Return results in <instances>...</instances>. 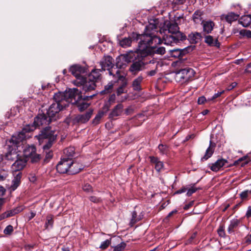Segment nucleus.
I'll list each match as a JSON object with an SVG mask.
<instances>
[{"label":"nucleus","instance_id":"cd10ccee","mask_svg":"<svg viewBox=\"0 0 251 251\" xmlns=\"http://www.w3.org/2000/svg\"><path fill=\"white\" fill-rule=\"evenodd\" d=\"M205 42L210 46L219 47L220 43L217 39H214L212 36L206 35L205 37Z\"/></svg>","mask_w":251,"mask_h":251},{"label":"nucleus","instance_id":"4468645a","mask_svg":"<svg viewBox=\"0 0 251 251\" xmlns=\"http://www.w3.org/2000/svg\"><path fill=\"white\" fill-rule=\"evenodd\" d=\"M59 103H53L47 110L46 113L52 121L59 118V112L64 108Z\"/></svg>","mask_w":251,"mask_h":251},{"label":"nucleus","instance_id":"a19ab883","mask_svg":"<svg viewBox=\"0 0 251 251\" xmlns=\"http://www.w3.org/2000/svg\"><path fill=\"white\" fill-rule=\"evenodd\" d=\"M83 168V166L81 164L74 162L72 161V164L70 165V169H73V170H76V169H79L78 171V173H79Z\"/></svg>","mask_w":251,"mask_h":251},{"label":"nucleus","instance_id":"6e6d98bb","mask_svg":"<svg viewBox=\"0 0 251 251\" xmlns=\"http://www.w3.org/2000/svg\"><path fill=\"white\" fill-rule=\"evenodd\" d=\"M218 233L219 235L221 237H224L225 235V233L224 231V228L223 226H221L218 229Z\"/></svg>","mask_w":251,"mask_h":251},{"label":"nucleus","instance_id":"0eeeda50","mask_svg":"<svg viewBox=\"0 0 251 251\" xmlns=\"http://www.w3.org/2000/svg\"><path fill=\"white\" fill-rule=\"evenodd\" d=\"M113 59L110 56H104L100 61V65L102 70H107L110 75H112L114 77L122 73L120 70H116L114 65L113 64Z\"/></svg>","mask_w":251,"mask_h":251},{"label":"nucleus","instance_id":"a878e982","mask_svg":"<svg viewBox=\"0 0 251 251\" xmlns=\"http://www.w3.org/2000/svg\"><path fill=\"white\" fill-rule=\"evenodd\" d=\"M201 34L197 32L191 33L188 36V39L191 44L198 43L201 40Z\"/></svg>","mask_w":251,"mask_h":251},{"label":"nucleus","instance_id":"052dcab7","mask_svg":"<svg viewBox=\"0 0 251 251\" xmlns=\"http://www.w3.org/2000/svg\"><path fill=\"white\" fill-rule=\"evenodd\" d=\"M173 51L174 52H176V54H174V55L175 56L177 55L178 56H180L182 53L183 52H184V50H181V49H176V50H173Z\"/></svg>","mask_w":251,"mask_h":251},{"label":"nucleus","instance_id":"58836bf2","mask_svg":"<svg viewBox=\"0 0 251 251\" xmlns=\"http://www.w3.org/2000/svg\"><path fill=\"white\" fill-rule=\"evenodd\" d=\"M132 40L130 37L125 38L120 41V45L123 48H126L131 45Z\"/></svg>","mask_w":251,"mask_h":251},{"label":"nucleus","instance_id":"7c9ffc66","mask_svg":"<svg viewBox=\"0 0 251 251\" xmlns=\"http://www.w3.org/2000/svg\"><path fill=\"white\" fill-rule=\"evenodd\" d=\"M18 157L19 154H17V152L15 150L14 151L13 150L8 151L5 155V159L8 160L14 161V160L17 159Z\"/></svg>","mask_w":251,"mask_h":251},{"label":"nucleus","instance_id":"603ef678","mask_svg":"<svg viewBox=\"0 0 251 251\" xmlns=\"http://www.w3.org/2000/svg\"><path fill=\"white\" fill-rule=\"evenodd\" d=\"M7 172L4 170L0 172V181L4 180L7 177Z\"/></svg>","mask_w":251,"mask_h":251},{"label":"nucleus","instance_id":"f8f14e48","mask_svg":"<svg viewBox=\"0 0 251 251\" xmlns=\"http://www.w3.org/2000/svg\"><path fill=\"white\" fill-rule=\"evenodd\" d=\"M185 35L182 33H177L176 34L165 35L163 38L164 44L167 45L174 46L180 41H182L186 39Z\"/></svg>","mask_w":251,"mask_h":251},{"label":"nucleus","instance_id":"a211bd4d","mask_svg":"<svg viewBox=\"0 0 251 251\" xmlns=\"http://www.w3.org/2000/svg\"><path fill=\"white\" fill-rule=\"evenodd\" d=\"M22 211V208L20 207H17L12 209L7 210L0 215V220H2L7 218L12 217L16 214H18Z\"/></svg>","mask_w":251,"mask_h":251},{"label":"nucleus","instance_id":"2eb2a0df","mask_svg":"<svg viewBox=\"0 0 251 251\" xmlns=\"http://www.w3.org/2000/svg\"><path fill=\"white\" fill-rule=\"evenodd\" d=\"M93 112L92 109H89L85 114H78L72 119L73 124H84L91 118Z\"/></svg>","mask_w":251,"mask_h":251},{"label":"nucleus","instance_id":"13d9d810","mask_svg":"<svg viewBox=\"0 0 251 251\" xmlns=\"http://www.w3.org/2000/svg\"><path fill=\"white\" fill-rule=\"evenodd\" d=\"M46 152L45 160H49L52 157V152L51 151H48V150L44 151Z\"/></svg>","mask_w":251,"mask_h":251},{"label":"nucleus","instance_id":"7ed1b4c3","mask_svg":"<svg viewBox=\"0 0 251 251\" xmlns=\"http://www.w3.org/2000/svg\"><path fill=\"white\" fill-rule=\"evenodd\" d=\"M76 93H77V88H74L69 89L68 91H66L64 93L58 92L55 93L53 97L55 100L54 103H59L61 104V106L65 108L68 105V103L72 101L71 100L73 96H74Z\"/></svg>","mask_w":251,"mask_h":251},{"label":"nucleus","instance_id":"37998d69","mask_svg":"<svg viewBox=\"0 0 251 251\" xmlns=\"http://www.w3.org/2000/svg\"><path fill=\"white\" fill-rule=\"evenodd\" d=\"M200 188H197L194 186V185H193L191 187H188V189L187 190V192L186 194V195L188 197L191 196L193 193L196 192L197 190L198 189H200Z\"/></svg>","mask_w":251,"mask_h":251},{"label":"nucleus","instance_id":"f257e3e1","mask_svg":"<svg viewBox=\"0 0 251 251\" xmlns=\"http://www.w3.org/2000/svg\"><path fill=\"white\" fill-rule=\"evenodd\" d=\"M156 26L150 24L146 26L144 34H133L132 38L136 41L140 40L138 43V50L144 54H151L156 53L164 54L166 50L163 47H157V46L161 43V38L154 34Z\"/></svg>","mask_w":251,"mask_h":251},{"label":"nucleus","instance_id":"680f3d73","mask_svg":"<svg viewBox=\"0 0 251 251\" xmlns=\"http://www.w3.org/2000/svg\"><path fill=\"white\" fill-rule=\"evenodd\" d=\"M194 204V201H190L188 203L186 204L184 206V209L185 210H188L189 209L190 207H191Z\"/></svg>","mask_w":251,"mask_h":251},{"label":"nucleus","instance_id":"e433bc0d","mask_svg":"<svg viewBox=\"0 0 251 251\" xmlns=\"http://www.w3.org/2000/svg\"><path fill=\"white\" fill-rule=\"evenodd\" d=\"M53 224V216L49 215L46 217V221L45 223V227L46 229H50L52 228Z\"/></svg>","mask_w":251,"mask_h":251},{"label":"nucleus","instance_id":"2f4dec72","mask_svg":"<svg viewBox=\"0 0 251 251\" xmlns=\"http://www.w3.org/2000/svg\"><path fill=\"white\" fill-rule=\"evenodd\" d=\"M75 153V149L74 147H70L66 148L64 150V156L67 159H71Z\"/></svg>","mask_w":251,"mask_h":251},{"label":"nucleus","instance_id":"e2e57ef3","mask_svg":"<svg viewBox=\"0 0 251 251\" xmlns=\"http://www.w3.org/2000/svg\"><path fill=\"white\" fill-rule=\"evenodd\" d=\"M206 101V98L204 96L199 97L198 100V103L199 104H203Z\"/></svg>","mask_w":251,"mask_h":251},{"label":"nucleus","instance_id":"473e14b6","mask_svg":"<svg viewBox=\"0 0 251 251\" xmlns=\"http://www.w3.org/2000/svg\"><path fill=\"white\" fill-rule=\"evenodd\" d=\"M179 27L176 23L171 24L168 26V31L171 34L181 33L178 31Z\"/></svg>","mask_w":251,"mask_h":251},{"label":"nucleus","instance_id":"c9c22d12","mask_svg":"<svg viewBox=\"0 0 251 251\" xmlns=\"http://www.w3.org/2000/svg\"><path fill=\"white\" fill-rule=\"evenodd\" d=\"M113 83L112 82H110L107 85L105 86L104 90L101 91L100 92V94L102 95L111 93L113 91Z\"/></svg>","mask_w":251,"mask_h":251},{"label":"nucleus","instance_id":"5fc2aeb1","mask_svg":"<svg viewBox=\"0 0 251 251\" xmlns=\"http://www.w3.org/2000/svg\"><path fill=\"white\" fill-rule=\"evenodd\" d=\"M89 200L94 203H99L101 201L100 198H98L96 196H91L89 198Z\"/></svg>","mask_w":251,"mask_h":251},{"label":"nucleus","instance_id":"20e7f679","mask_svg":"<svg viewBox=\"0 0 251 251\" xmlns=\"http://www.w3.org/2000/svg\"><path fill=\"white\" fill-rule=\"evenodd\" d=\"M77 94H75L74 96H73L71 100L72 101H71L70 103L75 104L78 108V110L80 112H82L86 109L90 105V103L86 102V101L92 99L95 96V94L83 97L81 95V91L77 89Z\"/></svg>","mask_w":251,"mask_h":251},{"label":"nucleus","instance_id":"0e129e2a","mask_svg":"<svg viewBox=\"0 0 251 251\" xmlns=\"http://www.w3.org/2000/svg\"><path fill=\"white\" fill-rule=\"evenodd\" d=\"M237 84V83L235 82H232L230 85H229L226 87V90L227 91L231 90L236 86Z\"/></svg>","mask_w":251,"mask_h":251},{"label":"nucleus","instance_id":"6ab92c4d","mask_svg":"<svg viewBox=\"0 0 251 251\" xmlns=\"http://www.w3.org/2000/svg\"><path fill=\"white\" fill-rule=\"evenodd\" d=\"M138 56V53L135 51H130L122 55L123 59L125 62L128 63L133 62L137 59V57Z\"/></svg>","mask_w":251,"mask_h":251},{"label":"nucleus","instance_id":"8fccbe9b","mask_svg":"<svg viewBox=\"0 0 251 251\" xmlns=\"http://www.w3.org/2000/svg\"><path fill=\"white\" fill-rule=\"evenodd\" d=\"M82 189L84 191L87 193H90L92 192V187L89 184H85L82 187Z\"/></svg>","mask_w":251,"mask_h":251},{"label":"nucleus","instance_id":"09e8293b","mask_svg":"<svg viewBox=\"0 0 251 251\" xmlns=\"http://www.w3.org/2000/svg\"><path fill=\"white\" fill-rule=\"evenodd\" d=\"M249 193H250L249 190H245L240 194V198L242 200H244L248 198Z\"/></svg>","mask_w":251,"mask_h":251},{"label":"nucleus","instance_id":"a18cd8bd","mask_svg":"<svg viewBox=\"0 0 251 251\" xmlns=\"http://www.w3.org/2000/svg\"><path fill=\"white\" fill-rule=\"evenodd\" d=\"M240 34L243 36L248 38H251V31L249 30L243 29L240 31Z\"/></svg>","mask_w":251,"mask_h":251},{"label":"nucleus","instance_id":"412c9836","mask_svg":"<svg viewBox=\"0 0 251 251\" xmlns=\"http://www.w3.org/2000/svg\"><path fill=\"white\" fill-rule=\"evenodd\" d=\"M215 146V144L214 143H213L211 141H210L209 146L207 149L205 155L203 157L201 158V161L206 160L212 156L214 152Z\"/></svg>","mask_w":251,"mask_h":251},{"label":"nucleus","instance_id":"9b49d317","mask_svg":"<svg viewBox=\"0 0 251 251\" xmlns=\"http://www.w3.org/2000/svg\"><path fill=\"white\" fill-rule=\"evenodd\" d=\"M36 151V148L34 146H26L23 150L24 158L27 160L30 159L32 163L39 161L41 158V155L37 153Z\"/></svg>","mask_w":251,"mask_h":251},{"label":"nucleus","instance_id":"39448f33","mask_svg":"<svg viewBox=\"0 0 251 251\" xmlns=\"http://www.w3.org/2000/svg\"><path fill=\"white\" fill-rule=\"evenodd\" d=\"M100 70L95 69L91 72L87 77H85V81H82V89L85 92L95 89V83L100 78Z\"/></svg>","mask_w":251,"mask_h":251},{"label":"nucleus","instance_id":"f704fd0d","mask_svg":"<svg viewBox=\"0 0 251 251\" xmlns=\"http://www.w3.org/2000/svg\"><path fill=\"white\" fill-rule=\"evenodd\" d=\"M21 177V174L20 173H18L12 180V184L11 185V189L12 190H14L19 186L20 182Z\"/></svg>","mask_w":251,"mask_h":251},{"label":"nucleus","instance_id":"4c0bfd02","mask_svg":"<svg viewBox=\"0 0 251 251\" xmlns=\"http://www.w3.org/2000/svg\"><path fill=\"white\" fill-rule=\"evenodd\" d=\"M149 63L150 64H155V68L152 70L148 72V75L150 76H153L157 72V65L158 64V62L156 60H154V59H152V60H151Z\"/></svg>","mask_w":251,"mask_h":251},{"label":"nucleus","instance_id":"4d7b16f0","mask_svg":"<svg viewBox=\"0 0 251 251\" xmlns=\"http://www.w3.org/2000/svg\"><path fill=\"white\" fill-rule=\"evenodd\" d=\"M102 116V113H99L98 115H96L95 119L93 120V123L97 124L99 123V121L101 119Z\"/></svg>","mask_w":251,"mask_h":251},{"label":"nucleus","instance_id":"49530a36","mask_svg":"<svg viewBox=\"0 0 251 251\" xmlns=\"http://www.w3.org/2000/svg\"><path fill=\"white\" fill-rule=\"evenodd\" d=\"M115 99H116V96L114 94H113L110 96L109 99H108V102L109 103V104H106L104 106L106 107L107 109H108L109 108L110 105L112 103L114 102Z\"/></svg>","mask_w":251,"mask_h":251},{"label":"nucleus","instance_id":"c756f323","mask_svg":"<svg viewBox=\"0 0 251 251\" xmlns=\"http://www.w3.org/2000/svg\"><path fill=\"white\" fill-rule=\"evenodd\" d=\"M239 224V221L238 219H233L231 221L227 229L228 233H233L234 232V229L237 227Z\"/></svg>","mask_w":251,"mask_h":251},{"label":"nucleus","instance_id":"338daca9","mask_svg":"<svg viewBox=\"0 0 251 251\" xmlns=\"http://www.w3.org/2000/svg\"><path fill=\"white\" fill-rule=\"evenodd\" d=\"M246 158H247V156H243L242 157L240 158L239 159H238L237 160L235 161L234 162V165H238L239 162H242V161L245 160Z\"/></svg>","mask_w":251,"mask_h":251},{"label":"nucleus","instance_id":"bf43d9fd","mask_svg":"<svg viewBox=\"0 0 251 251\" xmlns=\"http://www.w3.org/2000/svg\"><path fill=\"white\" fill-rule=\"evenodd\" d=\"M136 217L137 213L135 211H133L132 213V218L130 222L131 224H134L137 222Z\"/></svg>","mask_w":251,"mask_h":251},{"label":"nucleus","instance_id":"864d4df0","mask_svg":"<svg viewBox=\"0 0 251 251\" xmlns=\"http://www.w3.org/2000/svg\"><path fill=\"white\" fill-rule=\"evenodd\" d=\"M224 92H225L224 91H222L221 92H218V93H215L211 98L209 99L208 100H212L219 97L220 96H221L222 94H223L224 93Z\"/></svg>","mask_w":251,"mask_h":251},{"label":"nucleus","instance_id":"6e6552de","mask_svg":"<svg viewBox=\"0 0 251 251\" xmlns=\"http://www.w3.org/2000/svg\"><path fill=\"white\" fill-rule=\"evenodd\" d=\"M71 164V159H67L66 157H63L57 164L56 169L61 174L67 173L69 175H74L78 173V171L79 169H76V170L70 169Z\"/></svg>","mask_w":251,"mask_h":251},{"label":"nucleus","instance_id":"ea45409f","mask_svg":"<svg viewBox=\"0 0 251 251\" xmlns=\"http://www.w3.org/2000/svg\"><path fill=\"white\" fill-rule=\"evenodd\" d=\"M201 13L200 11H195L193 15V19L194 22L196 24L200 23L201 19Z\"/></svg>","mask_w":251,"mask_h":251},{"label":"nucleus","instance_id":"9d476101","mask_svg":"<svg viewBox=\"0 0 251 251\" xmlns=\"http://www.w3.org/2000/svg\"><path fill=\"white\" fill-rule=\"evenodd\" d=\"M70 71L76 77V85L82 86V81H84L85 79L82 75L86 72V68L79 65H75L70 67Z\"/></svg>","mask_w":251,"mask_h":251},{"label":"nucleus","instance_id":"393cba45","mask_svg":"<svg viewBox=\"0 0 251 251\" xmlns=\"http://www.w3.org/2000/svg\"><path fill=\"white\" fill-rule=\"evenodd\" d=\"M203 31L208 34L212 31L215 24L211 21H202L201 23Z\"/></svg>","mask_w":251,"mask_h":251},{"label":"nucleus","instance_id":"c85d7f7f","mask_svg":"<svg viewBox=\"0 0 251 251\" xmlns=\"http://www.w3.org/2000/svg\"><path fill=\"white\" fill-rule=\"evenodd\" d=\"M240 23L244 27H248L251 24L250 15L243 16L239 20Z\"/></svg>","mask_w":251,"mask_h":251},{"label":"nucleus","instance_id":"dca6fc26","mask_svg":"<svg viewBox=\"0 0 251 251\" xmlns=\"http://www.w3.org/2000/svg\"><path fill=\"white\" fill-rule=\"evenodd\" d=\"M125 74L123 73L117 75L115 78L117 79L118 81L121 82L120 86L118 87L117 90V95H120L123 93H125V88L126 87L127 84V80L126 77L124 76Z\"/></svg>","mask_w":251,"mask_h":251},{"label":"nucleus","instance_id":"79ce46f5","mask_svg":"<svg viewBox=\"0 0 251 251\" xmlns=\"http://www.w3.org/2000/svg\"><path fill=\"white\" fill-rule=\"evenodd\" d=\"M111 238L110 239H107L104 241L101 242L100 248L101 250H105L107 249L109 246L111 244Z\"/></svg>","mask_w":251,"mask_h":251},{"label":"nucleus","instance_id":"bb28decb","mask_svg":"<svg viewBox=\"0 0 251 251\" xmlns=\"http://www.w3.org/2000/svg\"><path fill=\"white\" fill-rule=\"evenodd\" d=\"M143 79L142 76H139L133 81L132 87L134 91H139L141 90V84Z\"/></svg>","mask_w":251,"mask_h":251},{"label":"nucleus","instance_id":"72a5a7b5","mask_svg":"<svg viewBox=\"0 0 251 251\" xmlns=\"http://www.w3.org/2000/svg\"><path fill=\"white\" fill-rule=\"evenodd\" d=\"M116 61V67L115 68H116V69L115 71L120 70L119 69L124 68L126 66V62L124 61L122 56L117 57Z\"/></svg>","mask_w":251,"mask_h":251},{"label":"nucleus","instance_id":"774afa93","mask_svg":"<svg viewBox=\"0 0 251 251\" xmlns=\"http://www.w3.org/2000/svg\"><path fill=\"white\" fill-rule=\"evenodd\" d=\"M246 216L247 218H250L251 217V206H249L248 207L246 214Z\"/></svg>","mask_w":251,"mask_h":251},{"label":"nucleus","instance_id":"1a4fd4ad","mask_svg":"<svg viewBox=\"0 0 251 251\" xmlns=\"http://www.w3.org/2000/svg\"><path fill=\"white\" fill-rule=\"evenodd\" d=\"M195 74V72L193 69L186 68L176 72L175 78L177 81L181 83L187 82L192 79Z\"/></svg>","mask_w":251,"mask_h":251},{"label":"nucleus","instance_id":"c03bdc74","mask_svg":"<svg viewBox=\"0 0 251 251\" xmlns=\"http://www.w3.org/2000/svg\"><path fill=\"white\" fill-rule=\"evenodd\" d=\"M126 247V244L124 242H122L114 247L113 251H122L125 249Z\"/></svg>","mask_w":251,"mask_h":251},{"label":"nucleus","instance_id":"f03ea898","mask_svg":"<svg viewBox=\"0 0 251 251\" xmlns=\"http://www.w3.org/2000/svg\"><path fill=\"white\" fill-rule=\"evenodd\" d=\"M52 120L48 115L44 113L39 114L34 119L33 125H26L25 126L21 131L17 134L13 135L10 141L11 143L18 147L20 146L21 142L29 138L28 133L33 131L36 127L40 126H46L50 123Z\"/></svg>","mask_w":251,"mask_h":251},{"label":"nucleus","instance_id":"b1692460","mask_svg":"<svg viewBox=\"0 0 251 251\" xmlns=\"http://www.w3.org/2000/svg\"><path fill=\"white\" fill-rule=\"evenodd\" d=\"M123 108L124 106L122 104L119 103L117 104L110 113L109 117L114 118V117L120 116L123 112Z\"/></svg>","mask_w":251,"mask_h":251},{"label":"nucleus","instance_id":"f3484780","mask_svg":"<svg viewBox=\"0 0 251 251\" xmlns=\"http://www.w3.org/2000/svg\"><path fill=\"white\" fill-rule=\"evenodd\" d=\"M26 162L27 159L26 158L19 157L12 165V170L15 172H18L22 170L25 166Z\"/></svg>","mask_w":251,"mask_h":251},{"label":"nucleus","instance_id":"4be33fe9","mask_svg":"<svg viewBox=\"0 0 251 251\" xmlns=\"http://www.w3.org/2000/svg\"><path fill=\"white\" fill-rule=\"evenodd\" d=\"M238 15L233 12L228 13L227 14H223L221 16L222 20H225L228 23H231L232 22L236 21L238 18Z\"/></svg>","mask_w":251,"mask_h":251},{"label":"nucleus","instance_id":"ddd939ff","mask_svg":"<svg viewBox=\"0 0 251 251\" xmlns=\"http://www.w3.org/2000/svg\"><path fill=\"white\" fill-rule=\"evenodd\" d=\"M149 62L146 61V58L142 57H138L137 60L134 61L131 64L129 71L132 74L136 75L139 72L143 70L145 65L148 64Z\"/></svg>","mask_w":251,"mask_h":251},{"label":"nucleus","instance_id":"aec40b11","mask_svg":"<svg viewBox=\"0 0 251 251\" xmlns=\"http://www.w3.org/2000/svg\"><path fill=\"white\" fill-rule=\"evenodd\" d=\"M227 163L226 159L222 158L217 160L215 163L211 164L210 169L214 172L218 171L222 167Z\"/></svg>","mask_w":251,"mask_h":251},{"label":"nucleus","instance_id":"69168bd1","mask_svg":"<svg viewBox=\"0 0 251 251\" xmlns=\"http://www.w3.org/2000/svg\"><path fill=\"white\" fill-rule=\"evenodd\" d=\"M187 189H188V187H183L181 189L178 190L176 192V194H181V193H184L187 191Z\"/></svg>","mask_w":251,"mask_h":251},{"label":"nucleus","instance_id":"3c124183","mask_svg":"<svg viewBox=\"0 0 251 251\" xmlns=\"http://www.w3.org/2000/svg\"><path fill=\"white\" fill-rule=\"evenodd\" d=\"M158 149L162 154H165L167 152V147L166 145L160 144L158 146Z\"/></svg>","mask_w":251,"mask_h":251},{"label":"nucleus","instance_id":"423d86ee","mask_svg":"<svg viewBox=\"0 0 251 251\" xmlns=\"http://www.w3.org/2000/svg\"><path fill=\"white\" fill-rule=\"evenodd\" d=\"M56 134L54 130L51 129L50 126H47L44 128L41 131V133L39 135L40 139H48V142L43 147L44 151L48 150L52 146V143L56 138Z\"/></svg>","mask_w":251,"mask_h":251},{"label":"nucleus","instance_id":"de8ad7c7","mask_svg":"<svg viewBox=\"0 0 251 251\" xmlns=\"http://www.w3.org/2000/svg\"><path fill=\"white\" fill-rule=\"evenodd\" d=\"M13 231V227L11 225L7 226L4 229L3 232L5 234H10Z\"/></svg>","mask_w":251,"mask_h":251},{"label":"nucleus","instance_id":"5701e85b","mask_svg":"<svg viewBox=\"0 0 251 251\" xmlns=\"http://www.w3.org/2000/svg\"><path fill=\"white\" fill-rule=\"evenodd\" d=\"M150 161L151 163L155 165V169L158 172L161 171L164 167L163 163L160 161L159 159L154 156H150Z\"/></svg>","mask_w":251,"mask_h":251}]
</instances>
